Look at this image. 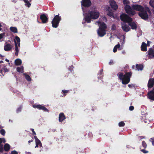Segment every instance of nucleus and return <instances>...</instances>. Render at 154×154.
<instances>
[{
  "label": "nucleus",
  "mask_w": 154,
  "mask_h": 154,
  "mask_svg": "<svg viewBox=\"0 0 154 154\" xmlns=\"http://www.w3.org/2000/svg\"><path fill=\"white\" fill-rule=\"evenodd\" d=\"M12 47L11 45L10 44H7L6 42L5 44L4 49L6 51H8L11 50Z\"/></svg>",
  "instance_id": "obj_11"
},
{
  "label": "nucleus",
  "mask_w": 154,
  "mask_h": 154,
  "mask_svg": "<svg viewBox=\"0 0 154 154\" xmlns=\"http://www.w3.org/2000/svg\"><path fill=\"white\" fill-rule=\"evenodd\" d=\"M10 29L11 31L14 33H17L18 32L17 29L16 27L11 26L10 27Z\"/></svg>",
  "instance_id": "obj_21"
},
{
  "label": "nucleus",
  "mask_w": 154,
  "mask_h": 154,
  "mask_svg": "<svg viewBox=\"0 0 154 154\" xmlns=\"http://www.w3.org/2000/svg\"><path fill=\"white\" fill-rule=\"evenodd\" d=\"M31 130L32 131V132L33 133V134L34 135H36V134L35 132V131L34 129H33V128L31 129Z\"/></svg>",
  "instance_id": "obj_49"
},
{
  "label": "nucleus",
  "mask_w": 154,
  "mask_h": 154,
  "mask_svg": "<svg viewBox=\"0 0 154 154\" xmlns=\"http://www.w3.org/2000/svg\"><path fill=\"white\" fill-rule=\"evenodd\" d=\"M137 69L138 70H142L143 68V65H137L136 66Z\"/></svg>",
  "instance_id": "obj_27"
},
{
  "label": "nucleus",
  "mask_w": 154,
  "mask_h": 154,
  "mask_svg": "<svg viewBox=\"0 0 154 154\" xmlns=\"http://www.w3.org/2000/svg\"><path fill=\"white\" fill-rule=\"evenodd\" d=\"M116 26L115 24H113L112 25V27H111V30L112 31H114L116 30Z\"/></svg>",
  "instance_id": "obj_33"
},
{
  "label": "nucleus",
  "mask_w": 154,
  "mask_h": 154,
  "mask_svg": "<svg viewBox=\"0 0 154 154\" xmlns=\"http://www.w3.org/2000/svg\"><path fill=\"white\" fill-rule=\"evenodd\" d=\"M4 72L5 73V72H8L9 71V70L7 68V67L6 66L4 65Z\"/></svg>",
  "instance_id": "obj_36"
},
{
  "label": "nucleus",
  "mask_w": 154,
  "mask_h": 154,
  "mask_svg": "<svg viewBox=\"0 0 154 154\" xmlns=\"http://www.w3.org/2000/svg\"><path fill=\"white\" fill-rule=\"evenodd\" d=\"M40 19L43 23H45L48 21V18L45 14H42L40 16Z\"/></svg>",
  "instance_id": "obj_9"
},
{
  "label": "nucleus",
  "mask_w": 154,
  "mask_h": 154,
  "mask_svg": "<svg viewBox=\"0 0 154 154\" xmlns=\"http://www.w3.org/2000/svg\"><path fill=\"white\" fill-rule=\"evenodd\" d=\"M141 151L144 153H147L148 152V151L144 149L141 150Z\"/></svg>",
  "instance_id": "obj_43"
},
{
  "label": "nucleus",
  "mask_w": 154,
  "mask_h": 154,
  "mask_svg": "<svg viewBox=\"0 0 154 154\" xmlns=\"http://www.w3.org/2000/svg\"><path fill=\"white\" fill-rule=\"evenodd\" d=\"M23 75H24L25 79L27 81H31V78L29 75L26 74V73H24Z\"/></svg>",
  "instance_id": "obj_24"
},
{
  "label": "nucleus",
  "mask_w": 154,
  "mask_h": 154,
  "mask_svg": "<svg viewBox=\"0 0 154 154\" xmlns=\"http://www.w3.org/2000/svg\"><path fill=\"white\" fill-rule=\"evenodd\" d=\"M61 19V17L59 16V14L55 16L51 22L52 27L54 28L57 27Z\"/></svg>",
  "instance_id": "obj_3"
},
{
  "label": "nucleus",
  "mask_w": 154,
  "mask_h": 154,
  "mask_svg": "<svg viewBox=\"0 0 154 154\" xmlns=\"http://www.w3.org/2000/svg\"><path fill=\"white\" fill-rule=\"evenodd\" d=\"M125 125V123L123 121L119 123V125L120 127L124 126Z\"/></svg>",
  "instance_id": "obj_32"
},
{
  "label": "nucleus",
  "mask_w": 154,
  "mask_h": 154,
  "mask_svg": "<svg viewBox=\"0 0 154 154\" xmlns=\"http://www.w3.org/2000/svg\"><path fill=\"white\" fill-rule=\"evenodd\" d=\"M4 56H3V57H0L1 58V59L3 60L4 59Z\"/></svg>",
  "instance_id": "obj_63"
},
{
  "label": "nucleus",
  "mask_w": 154,
  "mask_h": 154,
  "mask_svg": "<svg viewBox=\"0 0 154 154\" xmlns=\"http://www.w3.org/2000/svg\"><path fill=\"white\" fill-rule=\"evenodd\" d=\"M15 45V51H19L18 48L17 46V44L15 41H14Z\"/></svg>",
  "instance_id": "obj_30"
},
{
  "label": "nucleus",
  "mask_w": 154,
  "mask_h": 154,
  "mask_svg": "<svg viewBox=\"0 0 154 154\" xmlns=\"http://www.w3.org/2000/svg\"><path fill=\"white\" fill-rule=\"evenodd\" d=\"M142 145L143 147L145 148L147 147V145L146 143L144 141H143L142 142Z\"/></svg>",
  "instance_id": "obj_37"
},
{
  "label": "nucleus",
  "mask_w": 154,
  "mask_h": 154,
  "mask_svg": "<svg viewBox=\"0 0 154 154\" xmlns=\"http://www.w3.org/2000/svg\"><path fill=\"white\" fill-rule=\"evenodd\" d=\"M34 137L35 139V141L38 140V139L37 138V137L36 136H34Z\"/></svg>",
  "instance_id": "obj_55"
},
{
  "label": "nucleus",
  "mask_w": 154,
  "mask_h": 154,
  "mask_svg": "<svg viewBox=\"0 0 154 154\" xmlns=\"http://www.w3.org/2000/svg\"><path fill=\"white\" fill-rule=\"evenodd\" d=\"M11 154H18V152L14 150L11 152Z\"/></svg>",
  "instance_id": "obj_44"
},
{
  "label": "nucleus",
  "mask_w": 154,
  "mask_h": 154,
  "mask_svg": "<svg viewBox=\"0 0 154 154\" xmlns=\"http://www.w3.org/2000/svg\"><path fill=\"white\" fill-rule=\"evenodd\" d=\"M107 10L108 12L107 14V15L110 17H114V14L112 11L111 10V8L109 7H108Z\"/></svg>",
  "instance_id": "obj_16"
},
{
  "label": "nucleus",
  "mask_w": 154,
  "mask_h": 154,
  "mask_svg": "<svg viewBox=\"0 0 154 154\" xmlns=\"http://www.w3.org/2000/svg\"><path fill=\"white\" fill-rule=\"evenodd\" d=\"M33 141V140H29V141H28V143H29V144H30V143L31 142H32Z\"/></svg>",
  "instance_id": "obj_57"
},
{
  "label": "nucleus",
  "mask_w": 154,
  "mask_h": 154,
  "mask_svg": "<svg viewBox=\"0 0 154 154\" xmlns=\"http://www.w3.org/2000/svg\"><path fill=\"white\" fill-rule=\"evenodd\" d=\"M5 60L8 62H9V60H8V59H6Z\"/></svg>",
  "instance_id": "obj_61"
},
{
  "label": "nucleus",
  "mask_w": 154,
  "mask_h": 154,
  "mask_svg": "<svg viewBox=\"0 0 154 154\" xmlns=\"http://www.w3.org/2000/svg\"><path fill=\"white\" fill-rule=\"evenodd\" d=\"M81 2L82 6L86 7H90L91 4L90 0H82Z\"/></svg>",
  "instance_id": "obj_6"
},
{
  "label": "nucleus",
  "mask_w": 154,
  "mask_h": 154,
  "mask_svg": "<svg viewBox=\"0 0 154 154\" xmlns=\"http://www.w3.org/2000/svg\"><path fill=\"white\" fill-rule=\"evenodd\" d=\"M10 145L7 143L5 144L4 147V149L5 151H8L10 149Z\"/></svg>",
  "instance_id": "obj_20"
},
{
  "label": "nucleus",
  "mask_w": 154,
  "mask_h": 154,
  "mask_svg": "<svg viewBox=\"0 0 154 154\" xmlns=\"http://www.w3.org/2000/svg\"><path fill=\"white\" fill-rule=\"evenodd\" d=\"M149 141H151L153 146H154V139L151 138L149 139Z\"/></svg>",
  "instance_id": "obj_41"
},
{
  "label": "nucleus",
  "mask_w": 154,
  "mask_h": 154,
  "mask_svg": "<svg viewBox=\"0 0 154 154\" xmlns=\"http://www.w3.org/2000/svg\"><path fill=\"white\" fill-rule=\"evenodd\" d=\"M88 14L90 15L92 19H96L98 18L100 14L97 11H91L88 13Z\"/></svg>",
  "instance_id": "obj_5"
},
{
  "label": "nucleus",
  "mask_w": 154,
  "mask_h": 154,
  "mask_svg": "<svg viewBox=\"0 0 154 154\" xmlns=\"http://www.w3.org/2000/svg\"><path fill=\"white\" fill-rule=\"evenodd\" d=\"M66 119V117L63 112L60 113L59 115V121L60 122H62Z\"/></svg>",
  "instance_id": "obj_15"
},
{
  "label": "nucleus",
  "mask_w": 154,
  "mask_h": 154,
  "mask_svg": "<svg viewBox=\"0 0 154 154\" xmlns=\"http://www.w3.org/2000/svg\"><path fill=\"white\" fill-rule=\"evenodd\" d=\"M103 69H101L100 70V74H102V72H103Z\"/></svg>",
  "instance_id": "obj_58"
},
{
  "label": "nucleus",
  "mask_w": 154,
  "mask_h": 154,
  "mask_svg": "<svg viewBox=\"0 0 154 154\" xmlns=\"http://www.w3.org/2000/svg\"><path fill=\"white\" fill-rule=\"evenodd\" d=\"M122 28L123 31H125V24H123L122 25Z\"/></svg>",
  "instance_id": "obj_47"
},
{
  "label": "nucleus",
  "mask_w": 154,
  "mask_h": 154,
  "mask_svg": "<svg viewBox=\"0 0 154 154\" xmlns=\"http://www.w3.org/2000/svg\"><path fill=\"white\" fill-rule=\"evenodd\" d=\"M145 8L148 11H150L149 10V8L148 7H145Z\"/></svg>",
  "instance_id": "obj_52"
},
{
  "label": "nucleus",
  "mask_w": 154,
  "mask_h": 154,
  "mask_svg": "<svg viewBox=\"0 0 154 154\" xmlns=\"http://www.w3.org/2000/svg\"><path fill=\"white\" fill-rule=\"evenodd\" d=\"M35 141V144H37L39 145L40 147H41L42 146V145L40 141L39 140H38Z\"/></svg>",
  "instance_id": "obj_29"
},
{
  "label": "nucleus",
  "mask_w": 154,
  "mask_h": 154,
  "mask_svg": "<svg viewBox=\"0 0 154 154\" xmlns=\"http://www.w3.org/2000/svg\"><path fill=\"white\" fill-rule=\"evenodd\" d=\"M130 29V28L128 26H126V29H125L126 32L128 31Z\"/></svg>",
  "instance_id": "obj_42"
},
{
  "label": "nucleus",
  "mask_w": 154,
  "mask_h": 154,
  "mask_svg": "<svg viewBox=\"0 0 154 154\" xmlns=\"http://www.w3.org/2000/svg\"><path fill=\"white\" fill-rule=\"evenodd\" d=\"M2 142V138H0V145H1V144Z\"/></svg>",
  "instance_id": "obj_56"
},
{
  "label": "nucleus",
  "mask_w": 154,
  "mask_h": 154,
  "mask_svg": "<svg viewBox=\"0 0 154 154\" xmlns=\"http://www.w3.org/2000/svg\"><path fill=\"white\" fill-rule=\"evenodd\" d=\"M4 70V67H2L1 69H0V72L2 73V75L4 76V75H3L2 74L3 73V71Z\"/></svg>",
  "instance_id": "obj_48"
},
{
  "label": "nucleus",
  "mask_w": 154,
  "mask_h": 154,
  "mask_svg": "<svg viewBox=\"0 0 154 154\" xmlns=\"http://www.w3.org/2000/svg\"><path fill=\"white\" fill-rule=\"evenodd\" d=\"M134 109V107L133 106H131L129 107V109L130 110H133Z\"/></svg>",
  "instance_id": "obj_50"
},
{
  "label": "nucleus",
  "mask_w": 154,
  "mask_h": 154,
  "mask_svg": "<svg viewBox=\"0 0 154 154\" xmlns=\"http://www.w3.org/2000/svg\"><path fill=\"white\" fill-rule=\"evenodd\" d=\"M26 154H31V153L30 152H27L26 153Z\"/></svg>",
  "instance_id": "obj_64"
},
{
  "label": "nucleus",
  "mask_w": 154,
  "mask_h": 154,
  "mask_svg": "<svg viewBox=\"0 0 154 154\" xmlns=\"http://www.w3.org/2000/svg\"><path fill=\"white\" fill-rule=\"evenodd\" d=\"M15 39L17 43L20 42V38L17 36H16L15 37Z\"/></svg>",
  "instance_id": "obj_34"
},
{
  "label": "nucleus",
  "mask_w": 154,
  "mask_h": 154,
  "mask_svg": "<svg viewBox=\"0 0 154 154\" xmlns=\"http://www.w3.org/2000/svg\"><path fill=\"white\" fill-rule=\"evenodd\" d=\"M107 28L106 24L103 22L100 25L99 28L97 31V33L98 36L100 37L103 36L106 34V29Z\"/></svg>",
  "instance_id": "obj_2"
},
{
  "label": "nucleus",
  "mask_w": 154,
  "mask_h": 154,
  "mask_svg": "<svg viewBox=\"0 0 154 154\" xmlns=\"http://www.w3.org/2000/svg\"><path fill=\"white\" fill-rule=\"evenodd\" d=\"M131 76V73L128 72L126 73V84H128L130 81V78Z\"/></svg>",
  "instance_id": "obj_13"
},
{
  "label": "nucleus",
  "mask_w": 154,
  "mask_h": 154,
  "mask_svg": "<svg viewBox=\"0 0 154 154\" xmlns=\"http://www.w3.org/2000/svg\"><path fill=\"white\" fill-rule=\"evenodd\" d=\"M132 18L126 15V23H127L128 25H130L132 29H135L136 28V24L132 22Z\"/></svg>",
  "instance_id": "obj_4"
},
{
  "label": "nucleus",
  "mask_w": 154,
  "mask_h": 154,
  "mask_svg": "<svg viewBox=\"0 0 154 154\" xmlns=\"http://www.w3.org/2000/svg\"><path fill=\"white\" fill-rule=\"evenodd\" d=\"M18 51H16L15 52V55L16 56L18 55Z\"/></svg>",
  "instance_id": "obj_54"
},
{
  "label": "nucleus",
  "mask_w": 154,
  "mask_h": 154,
  "mask_svg": "<svg viewBox=\"0 0 154 154\" xmlns=\"http://www.w3.org/2000/svg\"><path fill=\"white\" fill-rule=\"evenodd\" d=\"M120 18L122 21L125 23V13H124L120 16Z\"/></svg>",
  "instance_id": "obj_23"
},
{
  "label": "nucleus",
  "mask_w": 154,
  "mask_h": 154,
  "mask_svg": "<svg viewBox=\"0 0 154 154\" xmlns=\"http://www.w3.org/2000/svg\"><path fill=\"white\" fill-rule=\"evenodd\" d=\"M14 63L16 66L20 65L22 63V61L20 59H17L15 60Z\"/></svg>",
  "instance_id": "obj_19"
},
{
  "label": "nucleus",
  "mask_w": 154,
  "mask_h": 154,
  "mask_svg": "<svg viewBox=\"0 0 154 154\" xmlns=\"http://www.w3.org/2000/svg\"><path fill=\"white\" fill-rule=\"evenodd\" d=\"M5 33L3 32L2 33L0 34V40L2 39L4 36H5Z\"/></svg>",
  "instance_id": "obj_35"
},
{
  "label": "nucleus",
  "mask_w": 154,
  "mask_h": 154,
  "mask_svg": "<svg viewBox=\"0 0 154 154\" xmlns=\"http://www.w3.org/2000/svg\"><path fill=\"white\" fill-rule=\"evenodd\" d=\"M125 2H126V4H128L129 3V2L128 1H127L126 0Z\"/></svg>",
  "instance_id": "obj_62"
},
{
  "label": "nucleus",
  "mask_w": 154,
  "mask_h": 154,
  "mask_svg": "<svg viewBox=\"0 0 154 154\" xmlns=\"http://www.w3.org/2000/svg\"><path fill=\"white\" fill-rule=\"evenodd\" d=\"M84 18L85 21L88 23H91V19H92L91 17L90 16V15L88 14H88H87L85 15Z\"/></svg>",
  "instance_id": "obj_12"
},
{
  "label": "nucleus",
  "mask_w": 154,
  "mask_h": 154,
  "mask_svg": "<svg viewBox=\"0 0 154 154\" xmlns=\"http://www.w3.org/2000/svg\"><path fill=\"white\" fill-rule=\"evenodd\" d=\"M0 133L2 135H4L5 133V131L4 129H2L0 130Z\"/></svg>",
  "instance_id": "obj_31"
},
{
  "label": "nucleus",
  "mask_w": 154,
  "mask_h": 154,
  "mask_svg": "<svg viewBox=\"0 0 154 154\" xmlns=\"http://www.w3.org/2000/svg\"><path fill=\"white\" fill-rule=\"evenodd\" d=\"M22 108L21 107H18L16 110V112L17 113H18L21 111Z\"/></svg>",
  "instance_id": "obj_40"
},
{
  "label": "nucleus",
  "mask_w": 154,
  "mask_h": 154,
  "mask_svg": "<svg viewBox=\"0 0 154 154\" xmlns=\"http://www.w3.org/2000/svg\"><path fill=\"white\" fill-rule=\"evenodd\" d=\"M109 3L111 8L115 10H116L118 8V6L114 0H110Z\"/></svg>",
  "instance_id": "obj_7"
},
{
  "label": "nucleus",
  "mask_w": 154,
  "mask_h": 154,
  "mask_svg": "<svg viewBox=\"0 0 154 154\" xmlns=\"http://www.w3.org/2000/svg\"><path fill=\"white\" fill-rule=\"evenodd\" d=\"M24 2L25 3V5L27 6L28 8L30 7L31 4L29 2L28 0H23Z\"/></svg>",
  "instance_id": "obj_26"
},
{
  "label": "nucleus",
  "mask_w": 154,
  "mask_h": 154,
  "mask_svg": "<svg viewBox=\"0 0 154 154\" xmlns=\"http://www.w3.org/2000/svg\"><path fill=\"white\" fill-rule=\"evenodd\" d=\"M38 145H39L38 144H36V146H35V148H37V147H38Z\"/></svg>",
  "instance_id": "obj_59"
},
{
  "label": "nucleus",
  "mask_w": 154,
  "mask_h": 154,
  "mask_svg": "<svg viewBox=\"0 0 154 154\" xmlns=\"http://www.w3.org/2000/svg\"><path fill=\"white\" fill-rule=\"evenodd\" d=\"M154 84V79H151L149 80L148 87V88H151L153 87Z\"/></svg>",
  "instance_id": "obj_14"
},
{
  "label": "nucleus",
  "mask_w": 154,
  "mask_h": 154,
  "mask_svg": "<svg viewBox=\"0 0 154 154\" xmlns=\"http://www.w3.org/2000/svg\"><path fill=\"white\" fill-rule=\"evenodd\" d=\"M150 43V42H149V41H148L147 44H146V45L148 46H149Z\"/></svg>",
  "instance_id": "obj_53"
},
{
  "label": "nucleus",
  "mask_w": 154,
  "mask_h": 154,
  "mask_svg": "<svg viewBox=\"0 0 154 154\" xmlns=\"http://www.w3.org/2000/svg\"><path fill=\"white\" fill-rule=\"evenodd\" d=\"M109 64L110 65H113L114 64L113 61L112 60H111L109 62Z\"/></svg>",
  "instance_id": "obj_45"
},
{
  "label": "nucleus",
  "mask_w": 154,
  "mask_h": 154,
  "mask_svg": "<svg viewBox=\"0 0 154 154\" xmlns=\"http://www.w3.org/2000/svg\"><path fill=\"white\" fill-rule=\"evenodd\" d=\"M17 71L19 72L23 73L24 72L23 71V66H21L20 67H17L16 69Z\"/></svg>",
  "instance_id": "obj_22"
},
{
  "label": "nucleus",
  "mask_w": 154,
  "mask_h": 154,
  "mask_svg": "<svg viewBox=\"0 0 154 154\" xmlns=\"http://www.w3.org/2000/svg\"><path fill=\"white\" fill-rule=\"evenodd\" d=\"M39 105H40L39 104V105L35 104V105H33L32 106H33V107L35 108H37L38 109H39V106H40Z\"/></svg>",
  "instance_id": "obj_38"
},
{
  "label": "nucleus",
  "mask_w": 154,
  "mask_h": 154,
  "mask_svg": "<svg viewBox=\"0 0 154 154\" xmlns=\"http://www.w3.org/2000/svg\"><path fill=\"white\" fill-rule=\"evenodd\" d=\"M62 92H63V93H64V94H66V93H68L69 91V90H62Z\"/></svg>",
  "instance_id": "obj_46"
},
{
  "label": "nucleus",
  "mask_w": 154,
  "mask_h": 154,
  "mask_svg": "<svg viewBox=\"0 0 154 154\" xmlns=\"http://www.w3.org/2000/svg\"><path fill=\"white\" fill-rule=\"evenodd\" d=\"M144 8L141 5L138 4H133L132 8L128 5H126V13L130 15H133L136 14L135 11L140 12L139 16L143 19H147L148 15L146 12H143Z\"/></svg>",
  "instance_id": "obj_1"
},
{
  "label": "nucleus",
  "mask_w": 154,
  "mask_h": 154,
  "mask_svg": "<svg viewBox=\"0 0 154 154\" xmlns=\"http://www.w3.org/2000/svg\"><path fill=\"white\" fill-rule=\"evenodd\" d=\"M146 44L144 42H143L141 46V50L143 51H147Z\"/></svg>",
  "instance_id": "obj_17"
},
{
  "label": "nucleus",
  "mask_w": 154,
  "mask_h": 154,
  "mask_svg": "<svg viewBox=\"0 0 154 154\" xmlns=\"http://www.w3.org/2000/svg\"><path fill=\"white\" fill-rule=\"evenodd\" d=\"M149 58H152L154 57V50L150 48L147 52Z\"/></svg>",
  "instance_id": "obj_10"
},
{
  "label": "nucleus",
  "mask_w": 154,
  "mask_h": 154,
  "mask_svg": "<svg viewBox=\"0 0 154 154\" xmlns=\"http://www.w3.org/2000/svg\"><path fill=\"white\" fill-rule=\"evenodd\" d=\"M117 75L119 79L122 80V84L125 85V74L124 75L122 73L120 72Z\"/></svg>",
  "instance_id": "obj_8"
},
{
  "label": "nucleus",
  "mask_w": 154,
  "mask_h": 154,
  "mask_svg": "<svg viewBox=\"0 0 154 154\" xmlns=\"http://www.w3.org/2000/svg\"><path fill=\"white\" fill-rule=\"evenodd\" d=\"M120 45L119 43L116 45L114 47L113 49V52L114 53L116 52L117 51V48H119Z\"/></svg>",
  "instance_id": "obj_25"
},
{
  "label": "nucleus",
  "mask_w": 154,
  "mask_h": 154,
  "mask_svg": "<svg viewBox=\"0 0 154 154\" xmlns=\"http://www.w3.org/2000/svg\"><path fill=\"white\" fill-rule=\"evenodd\" d=\"M39 106H39V108L38 109L42 110L44 111L47 112H49L48 109L46 107H45L44 106L41 105H40Z\"/></svg>",
  "instance_id": "obj_18"
},
{
  "label": "nucleus",
  "mask_w": 154,
  "mask_h": 154,
  "mask_svg": "<svg viewBox=\"0 0 154 154\" xmlns=\"http://www.w3.org/2000/svg\"><path fill=\"white\" fill-rule=\"evenodd\" d=\"M123 3L124 5H125V0H123Z\"/></svg>",
  "instance_id": "obj_60"
},
{
  "label": "nucleus",
  "mask_w": 154,
  "mask_h": 154,
  "mask_svg": "<svg viewBox=\"0 0 154 154\" xmlns=\"http://www.w3.org/2000/svg\"><path fill=\"white\" fill-rule=\"evenodd\" d=\"M3 151V145H0V152H2Z\"/></svg>",
  "instance_id": "obj_39"
},
{
  "label": "nucleus",
  "mask_w": 154,
  "mask_h": 154,
  "mask_svg": "<svg viewBox=\"0 0 154 154\" xmlns=\"http://www.w3.org/2000/svg\"><path fill=\"white\" fill-rule=\"evenodd\" d=\"M149 4L151 7L154 8V0H150Z\"/></svg>",
  "instance_id": "obj_28"
},
{
  "label": "nucleus",
  "mask_w": 154,
  "mask_h": 154,
  "mask_svg": "<svg viewBox=\"0 0 154 154\" xmlns=\"http://www.w3.org/2000/svg\"><path fill=\"white\" fill-rule=\"evenodd\" d=\"M128 86L130 88H133V87H134L133 85H132V84H131V85H130H130H128Z\"/></svg>",
  "instance_id": "obj_51"
}]
</instances>
